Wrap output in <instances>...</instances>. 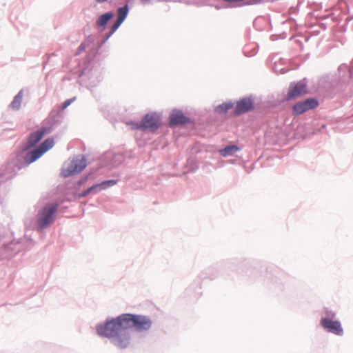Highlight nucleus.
I'll list each match as a JSON object with an SVG mask.
<instances>
[{
    "mask_svg": "<svg viewBox=\"0 0 353 353\" xmlns=\"http://www.w3.org/2000/svg\"><path fill=\"white\" fill-rule=\"evenodd\" d=\"M119 321L117 317L107 321L104 324L98 325L96 327L99 335L112 339L114 345L120 349H125L130 344V337L127 332V327L115 325Z\"/></svg>",
    "mask_w": 353,
    "mask_h": 353,
    "instance_id": "nucleus-1",
    "label": "nucleus"
},
{
    "mask_svg": "<svg viewBox=\"0 0 353 353\" xmlns=\"http://www.w3.org/2000/svg\"><path fill=\"white\" fill-rule=\"evenodd\" d=\"M117 320L119 321L115 325L117 327L124 326L128 328L134 327L137 331H143L149 330L152 326L150 319L143 315L123 314L117 316Z\"/></svg>",
    "mask_w": 353,
    "mask_h": 353,
    "instance_id": "nucleus-2",
    "label": "nucleus"
},
{
    "mask_svg": "<svg viewBox=\"0 0 353 353\" xmlns=\"http://www.w3.org/2000/svg\"><path fill=\"white\" fill-rule=\"evenodd\" d=\"M57 208V204L48 205L39 212L37 223L41 229L48 227L52 223Z\"/></svg>",
    "mask_w": 353,
    "mask_h": 353,
    "instance_id": "nucleus-3",
    "label": "nucleus"
},
{
    "mask_svg": "<svg viewBox=\"0 0 353 353\" xmlns=\"http://www.w3.org/2000/svg\"><path fill=\"white\" fill-rule=\"evenodd\" d=\"M160 125L159 115L154 113L146 114L142 119L141 123H132L131 127L134 130H156Z\"/></svg>",
    "mask_w": 353,
    "mask_h": 353,
    "instance_id": "nucleus-4",
    "label": "nucleus"
},
{
    "mask_svg": "<svg viewBox=\"0 0 353 353\" xmlns=\"http://www.w3.org/2000/svg\"><path fill=\"white\" fill-rule=\"evenodd\" d=\"M54 145V140L52 139H47L38 148L32 151L29 152L26 157L25 161L27 163H31L41 157L46 151L52 148Z\"/></svg>",
    "mask_w": 353,
    "mask_h": 353,
    "instance_id": "nucleus-5",
    "label": "nucleus"
},
{
    "mask_svg": "<svg viewBox=\"0 0 353 353\" xmlns=\"http://www.w3.org/2000/svg\"><path fill=\"white\" fill-rule=\"evenodd\" d=\"M87 165L86 159L84 157L74 159L70 164L62 170V175L64 177L78 174L83 171Z\"/></svg>",
    "mask_w": 353,
    "mask_h": 353,
    "instance_id": "nucleus-6",
    "label": "nucleus"
},
{
    "mask_svg": "<svg viewBox=\"0 0 353 353\" xmlns=\"http://www.w3.org/2000/svg\"><path fill=\"white\" fill-rule=\"evenodd\" d=\"M334 314L330 312L327 314V317L322 318L320 324L328 332H330L336 335H341L343 333V329L341 324L337 321H333Z\"/></svg>",
    "mask_w": 353,
    "mask_h": 353,
    "instance_id": "nucleus-7",
    "label": "nucleus"
},
{
    "mask_svg": "<svg viewBox=\"0 0 353 353\" xmlns=\"http://www.w3.org/2000/svg\"><path fill=\"white\" fill-rule=\"evenodd\" d=\"M307 92V85L302 81L292 83L289 87L286 100H293L300 97Z\"/></svg>",
    "mask_w": 353,
    "mask_h": 353,
    "instance_id": "nucleus-8",
    "label": "nucleus"
},
{
    "mask_svg": "<svg viewBox=\"0 0 353 353\" xmlns=\"http://www.w3.org/2000/svg\"><path fill=\"white\" fill-rule=\"evenodd\" d=\"M318 101L314 99H307L303 101L295 103L292 107V112L294 115L301 114L310 110L314 109L318 106Z\"/></svg>",
    "mask_w": 353,
    "mask_h": 353,
    "instance_id": "nucleus-9",
    "label": "nucleus"
},
{
    "mask_svg": "<svg viewBox=\"0 0 353 353\" xmlns=\"http://www.w3.org/2000/svg\"><path fill=\"white\" fill-rule=\"evenodd\" d=\"M254 108L253 102L250 99H243L237 102L235 108V114L245 113Z\"/></svg>",
    "mask_w": 353,
    "mask_h": 353,
    "instance_id": "nucleus-10",
    "label": "nucleus"
},
{
    "mask_svg": "<svg viewBox=\"0 0 353 353\" xmlns=\"http://www.w3.org/2000/svg\"><path fill=\"white\" fill-rule=\"evenodd\" d=\"M116 184L115 180H108L101 182V183L96 184L90 188H89L83 194V196H85L89 193H96L101 190H104L108 188V187L112 186Z\"/></svg>",
    "mask_w": 353,
    "mask_h": 353,
    "instance_id": "nucleus-11",
    "label": "nucleus"
},
{
    "mask_svg": "<svg viewBox=\"0 0 353 353\" xmlns=\"http://www.w3.org/2000/svg\"><path fill=\"white\" fill-rule=\"evenodd\" d=\"M188 122V119L186 118L181 112H174L171 114L170 117V125L174 126L176 125L184 124Z\"/></svg>",
    "mask_w": 353,
    "mask_h": 353,
    "instance_id": "nucleus-12",
    "label": "nucleus"
},
{
    "mask_svg": "<svg viewBox=\"0 0 353 353\" xmlns=\"http://www.w3.org/2000/svg\"><path fill=\"white\" fill-rule=\"evenodd\" d=\"M47 131L46 128H42L38 131L31 134L28 139L29 146H34L37 144L43 138Z\"/></svg>",
    "mask_w": 353,
    "mask_h": 353,
    "instance_id": "nucleus-13",
    "label": "nucleus"
},
{
    "mask_svg": "<svg viewBox=\"0 0 353 353\" xmlns=\"http://www.w3.org/2000/svg\"><path fill=\"white\" fill-rule=\"evenodd\" d=\"M113 17V14L108 12L99 17L97 20V25L99 27H103L106 25L108 21Z\"/></svg>",
    "mask_w": 353,
    "mask_h": 353,
    "instance_id": "nucleus-14",
    "label": "nucleus"
},
{
    "mask_svg": "<svg viewBox=\"0 0 353 353\" xmlns=\"http://www.w3.org/2000/svg\"><path fill=\"white\" fill-rule=\"evenodd\" d=\"M238 150L239 148L236 145H229L221 150L219 152L223 157H228L232 155Z\"/></svg>",
    "mask_w": 353,
    "mask_h": 353,
    "instance_id": "nucleus-15",
    "label": "nucleus"
},
{
    "mask_svg": "<svg viewBox=\"0 0 353 353\" xmlns=\"http://www.w3.org/2000/svg\"><path fill=\"white\" fill-rule=\"evenodd\" d=\"M23 98L22 92H19L14 97L11 103V106L13 109H19Z\"/></svg>",
    "mask_w": 353,
    "mask_h": 353,
    "instance_id": "nucleus-16",
    "label": "nucleus"
},
{
    "mask_svg": "<svg viewBox=\"0 0 353 353\" xmlns=\"http://www.w3.org/2000/svg\"><path fill=\"white\" fill-rule=\"evenodd\" d=\"M128 12V6L119 8L118 10V19L123 21Z\"/></svg>",
    "mask_w": 353,
    "mask_h": 353,
    "instance_id": "nucleus-17",
    "label": "nucleus"
},
{
    "mask_svg": "<svg viewBox=\"0 0 353 353\" xmlns=\"http://www.w3.org/2000/svg\"><path fill=\"white\" fill-rule=\"evenodd\" d=\"M233 107V104L231 103H225L221 105H219L216 107V111L219 113H223L227 112L228 110L231 109Z\"/></svg>",
    "mask_w": 353,
    "mask_h": 353,
    "instance_id": "nucleus-18",
    "label": "nucleus"
},
{
    "mask_svg": "<svg viewBox=\"0 0 353 353\" xmlns=\"http://www.w3.org/2000/svg\"><path fill=\"white\" fill-rule=\"evenodd\" d=\"M122 23V21H119V19H117L111 28L110 34H113L118 29V28L121 26Z\"/></svg>",
    "mask_w": 353,
    "mask_h": 353,
    "instance_id": "nucleus-19",
    "label": "nucleus"
},
{
    "mask_svg": "<svg viewBox=\"0 0 353 353\" xmlns=\"http://www.w3.org/2000/svg\"><path fill=\"white\" fill-rule=\"evenodd\" d=\"M122 23V21H119V19H117L111 28L110 34H113L118 29V28L121 26Z\"/></svg>",
    "mask_w": 353,
    "mask_h": 353,
    "instance_id": "nucleus-20",
    "label": "nucleus"
},
{
    "mask_svg": "<svg viewBox=\"0 0 353 353\" xmlns=\"http://www.w3.org/2000/svg\"><path fill=\"white\" fill-rule=\"evenodd\" d=\"M86 48V44L83 42L82 43L80 46L79 47V49H78V52H77V54H79L80 53H81L83 51L85 50Z\"/></svg>",
    "mask_w": 353,
    "mask_h": 353,
    "instance_id": "nucleus-21",
    "label": "nucleus"
},
{
    "mask_svg": "<svg viewBox=\"0 0 353 353\" xmlns=\"http://www.w3.org/2000/svg\"><path fill=\"white\" fill-rule=\"evenodd\" d=\"M230 3H233L234 6H241L243 3H241V0H226Z\"/></svg>",
    "mask_w": 353,
    "mask_h": 353,
    "instance_id": "nucleus-22",
    "label": "nucleus"
},
{
    "mask_svg": "<svg viewBox=\"0 0 353 353\" xmlns=\"http://www.w3.org/2000/svg\"><path fill=\"white\" fill-rule=\"evenodd\" d=\"M72 102L71 99L65 101L62 105V109L66 108Z\"/></svg>",
    "mask_w": 353,
    "mask_h": 353,
    "instance_id": "nucleus-23",
    "label": "nucleus"
},
{
    "mask_svg": "<svg viewBox=\"0 0 353 353\" xmlns=\"http://www.w3.org/2000/svg\"><path fill=\"white\" fill-rule=\"evenodd\" d=\"M108 0H96V1L99 3H103V2H105L107 1Z\"/></svg>",
    "mask_w": 353,
    "mask_h": 353,
    "instance_id": "nucleus-24",
    "label": "nucleus"
}]
</instances>
